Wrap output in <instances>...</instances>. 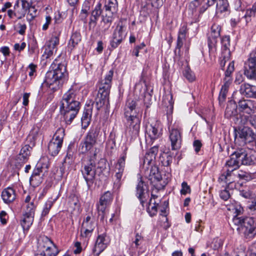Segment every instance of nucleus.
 <instances>
[{
	"label": "nucleus",
	"mask_w": 256,
	"mask_h": 256,
	"mask_svg": "<svg viewBox=\"0 0 256 256\" xmlns=\"http://www.w3.org/2000/svg\"><path fill=\"white\" fill-rule=\"evenodd\" d=\"M252 162V160L246 150H237L230 155V159L226 161L225 166L226 170H224L220 174L218 180L219 183L230 184L234 182L236 175L234 172L241 164L250 165Z\"/></svg>",
	"instance_id": "1"
},
{
	"label": "nucleus",
	"mask_w": 256,
	"mask_h": 256,
	"mask_svg": "<svg viewBox=\"0 0 256 256\" xmlns=\"http://www.w3.org/2000/svg\"><path fill=\"white\" fill-rule=\"evenodd\" d=\"M138 102L136 100L128 99L124 109L127 124L126 133L132 138H137L140 132L142 112Z\"/></svg>",
	"instance_id": "2"
},
{
	"label": "nucleus",
	"mask_w": 256,
	"mask_h": 256,
	"mask_svg": "<svg viewBox=\"0 0 256 256\" xmlns=\"http://www.w3.org/2000/svg\"><path fill=\"white\" fill-rule=\"evenodd\" d=\"M80 102L76 100V91L69 90L61 100L60 112L64 116L66 124H70L76 117L80 110Z\"/></svg>",
	"instance_id": "3"
},
{
	"label": "nucleus",
	"mask_w": 256,
	"mask_h": 256,
	"mask_svg": "<svg viewBox=\"0 0 256 256\" xmlns=\"http://www.w3.org/2000/svg\"><path fill=\"white\" fill-rule=\"evenodd\" d=\"M52 70L46 75L45 82L53 90L59 89L62 85L66 76V66L64 64L53 62L50 66Z\"/></svg>",
	"instance_id": "4"
},
{
	"label": "nucleus",
	"mask_w": 256,
	"mask_h": 256,
	"mask_svg": "<svg viewBox=\"0 0 256 256\" xmlns=\"http://www.w3.org/2000/svg\"><path fill=\"white\" fill-rule=\"evenodd\" d=\"M233 222L236 225L238 226L237 230L239 233L246 238H252L256 234L254 220L252 218H242L236 216L233 218Z\"/></svg>",
	"instance_id": "5"
},
{
	"label": "nucleus",
	"mask_w": 256,
	"mask_h": 256,
	"mask_svg": "<svg viewBox=\"0 0 256 256\" xmlns=\"http://www.w3.org/2000/svg\"><path fill=\"white\" fill-rule=\"evenodd\" d=\"M128 149V147L125 146L122 153L118 160L114 166L115 175L114 182V189H119L122 185V179L126 166V158Z\"/></svg>",
	"instance_id": "6"
},
{
	"label": "nucleus",
	"mask_w": 256,
	"mask_h": 256,
	"mask_svg": "<svg viewBox=\"0 0 256 256\" xmlns=\"http://www.w3.org/2000/svg\"><path fill=\"white\" fill-rule=\"evenodd\" d=\"M64 135V130L62 128H58L56 132L48 146L49 152L52 156H55L58 154L62 146Z\"/></svg>",
	"instance_id": "7"
},
{
	"label": "nucleus",
	"mask_w": 256,
	"mask_h": 256,
	"mask_svg": "<svg viewBox=\"0 0 256 256\" xmlns=\"http://www.w3.org/2000/svg\"><path fill=\"white\" fill-rule=\"evenodd\" d=\"M96 164L93 158H90L89 162L84 165L81 170L84 178L86 182L88 188L92 185L96 178Z\"/></svg>",
	"instance_id": "8"
},
{
	"label": "nucleus",
	"mask_w": 256,
	"mask_h": 256,
	"mask_svg": "<svg viewBox=\"0 0 256 256\" xmlns=\"http://www.w3.org/2000/svg\"><path fill=\"white\" fill-rule=\"evenodd\" d=\"M235 142H240V144L250 143L254 139V132L248 126L240 127L237 130L235 129Z\"/></svg>",
	"instance_id": "9"
},
{
	"label": "nucleus",
	"mask_w": 256,
	"mask_h": 256,
	"mask_svg": "<svg viewBox=\"0 0 256 256\" xmlns=\"http://www.w3.org/2000/svg\"><path fill=\"white\" fill-rule=\"evenodd\" d=\"M98 134V131L96 129L90 130L84 140L80 142L79 150L82 153H85L90 150L96 142V138Z\"/></svg>",
	"instance_id": "10"
},
{
	"label": "nucleus",
	"mask_w": 256,
	"mask_h": 256,
	"mask_svg": "<svg viewBox=\"0 0 256 256\" xmlns=\"http://www.w3.org/2000/svg\"><path fill=\"white\" fill-rule=\"evenodd\" d=\"M36 205L32 202L28 204L25 209L21 221V225L24 230H28L34 222Z\"/></svg>",
	"instance_id": "11"
},
{
	"label": "nucleus",
	"mask_w": 256,
	"mask_h": 256,
	"mask_svg": "<svg viewBox=\"0 0 256 256\" xmlns=\"http://www.w3.org/2000/svg\"><path fill=\"white\" fill-rule=\"evenodd\" d=\"M220 26L217 24H214L211 26L210 31L208 34V46L210 52L216 50V45L220 36Z\"/></svg>",
	"instance_id": "12"
},
{
	"label": "nucleus",
	"mask_w": 256,
	"mask_h": 256,
	"mask_svg": "<svg viewBox=\"0 0 256 256\" xmlns=\"http://www.w3.org/2000/svg\"><path fill=\"white\" fill-rule=\"evenodd\" d=\"M244 74L249 80H256V52L252 53L245 62Z\"/></svg>",
	"instance_id": "13"
},
{
	"label": "nucleus",
	"mask_w": 256,
	"mask_h": 256,
	"mask_svg": "<svg viewBox=\"0 0 256 256\" xmlns=\"http://www.w3.org/2000/svg\"><path fill=\"white\" fill-rule=\"evenodd\" d=\"M146 138L151 140L160 138L162 135V126L158 121H156L146 125Z\"/></svg>",
	"instance_id": "14"
},
{
	"label": "nucleus",
	"mask_w": 256,
	"mask_h": 256,
	"mask_svg": "<svg viewBox=\"0 0 256 256\" xmlns=\"http://www.w3.org/2000/svg\"><path fill=\"white\" fill-rule=\"evenodd\" d=\"M113 200L112 193L110 191L105 192L100 198L99 202L96 204V209L99 216L104 218L106 207L110 204Z\"/></svg>",
	"instance_id": "15"
},
{
	"label": "nucleus",
	"mask_w": 256,
	"mask_h": 256,
	"mask_svg": "<svg viewBox=\"0 0 256 256\" xmlns=\"http://www.w3.org/2000/svg\"><path fill=\"white\" fill-rule=\"evenodd\" d=\"M169 138L171 142L172 150H176L180 148L182 138L181 130L178 127L169 128Z\"/></svg>",
	"instance_id": "16"
},
{
	"label": "nucleus",
	"mask_w": 256,
	"mask_h": 256,
	"mask_svg": "<svg viewBox=\"0 0 256 256\" xmlns=\"http://www.w3.org/2000/svg\"><path fill=\"white\" fill-rule=\"evenodd\" d=\"M110 243L108 238L105 234L99 235L92 249L94 256H98L108 246Z\"/></svg>",
	"instance_id": "17"
},
{
	"label": "nucleus",
	"mask_w": 256,
	"mask_h": 256,
	"mask_svg": "<svg viewBox=\"0 0 256 256\" xmlns=\"http://www.w3.org/2000/svg\"><path fill=\"white\" fill-rule=\"evenodd\" d=\"M113 75L114 70H110L106 73L104 79L102 80L100 82L98 88L100 92L110 94Z\"/></svg>",
	"instance_id": "18"
},
{
	"label": "nucleus",
	"mask_w": 256,
	"mask_h": 256,
	"mask_svg": "<svg viewBox=\"0 0 256 256\" xmlns=\"http://www.w3.org/2000/svg\"><path fill=\"white\" fill-rule=\"evenodd\" d=\"M44 172L42 168H36L33 170L32 174L30 178V185L35 188L38 186L44 180Z\"/></svg>",
	"instance_id": "19"
},
{
	"label": "nucleus",
	"mask_w": 256,
	"mask_h": 256,
	"mask_svg": "<svg viewBox=\"0 0 256 256\" xmlns=\"http://www.w3.org/2000/svg\"><path fill=\"white\" fill-rule=\"evenodd\" d=\"M238 108L247 114L256 112V102L250 100H242L238 102Z\"/></svg>",
	"instance_id": "20"
},
{
	"label": "nucleus",
	"mask_w": 256,
	"mask_h": 256,
	"mask_svg": "<svg viewBox=\"0 0 256 256\" xmlns=\"http://www.w3.org/2000/svg\"><path fill=\"white\" fill-rule=\"evenodd\" d=\"M162 106L165 108L168 118H170V116L173 112L174 101L172 100V96L170 91L164 92V94L162 98Z\"/></svg>",
	"instance_id": "21"
},
{
	"label": "nucleus",
	"mask_w": 256,
	"mask_h": 256,
	"mask_svg": "<svg viewBox=\"0 0 256 256\" xmlns=\"http://www.w3.org/2000/svg\"><path fill=\"white\" fill-rule=\"evenodd\" d=\"M144 187H146V186L140 178L136 187V196L142 206H144L148 195L146 192V189Z\"/></svg>",
	"instance_id": "22"
},
{
	"label": "nucleus",
	"mask_w": 256,
	"mask_h": 256,
	"mask_svg": "<svg viewBox=\"0 0 256 256\" xmlns=\"http://www.w3.org/2000/svg\"><path fill=\"white\" fill-rule=\"evenodd\" d=\"M1 196L5 204H10L16 199V190L12 188L8 187L2 190Z\"/></svg>",
	"instance_id": "23"
},
{
	"label": "nucleus",
	"mask_w": 256,
	"mask_h": 256,
	"mask_svg": "<svg viewBox=\"0 0 256 256\" xmlns=\"http://www.w3.org/2000/svg\"><path fill=\"white\" fill-rule=\"evenodd\" d=\"M240 92L247 98H256V86H255L243 84L240 86Z\"/></svg>",
	"instance_id": "24"
},
{
	"label": "nucleus",
	"mask_w": 256,
	"mask_h": 256,
	"mask_svg": "<svg viewBox=\"0 0 256 256\" xmlns=\"http://www.w3.org/2000/svg\"><path fill=\"white\" fill-rule=\"evenodd\" d=\"M101 8L102 4L98 3L95 6L94 10L92 12L88 23L90 28L91 27L94 28L96 26L97 21L102 13Z\"/></svg>",
	"instance_id": "25"
},
{
	"label": "nucleus",
	"mask_w": 256,
	"mask_h": 256,
	"mask_svg": "<svg viewBox=\"0 0 256 256\" xmlns=\"http://www.w3.org/2000/svg\"><path fill=\"white\" fill-rule=\"evenodd\" d=\"M109 94L98 91L96 96L94 99V104H96L98 110L101 108L104 105L108 103Z\"/></svg>",
	"instance_id": "26"
},
{
	"label": "nucleus",
	"mask_w": 256,
	"mask_h": 256,
	"mask_svg": "<svg viewBox=\"0 0 256 256\" xmlns=\"http://www.w3.org/2000/svg\"><path fill=\"white\" fill-rule=\"evenodd\" d=\"M117 6L116 0H106L104 9L106 13L104 16H110L112 18L113 14L116 12Z\"/></svg>",
	"instance_id": "27"
},
{
	"label": "nucleus",
	"mask_w": 256,
	"mask_h": 256,
	"mask_svg": "<svg viewBox=\"0 0 256 256\" xmlns=\"http://www.w3.org/2000/svg\"><path fill=\"white\" fill-rule=\"evenodd\" d=\"M150 166V172L148 170L147 171V173L148 174V176H146L148 179L152 184L160 182L162 179V177L158 171V168L156 166L152 165ZM146 174L147 175V174L146 173Z\"/></svg>",
	"instance_id": "28"
},
{
	"label": "nucleus",
	"mask_w": 256,
	"mask_h": 256,
	"mask_svg": "<svg viewBox=\"0 0 256 256\" xmlns=\"http://www.w3.org/2000/svg\"><path fill=\"white\" fill-rule=\"evenodd\" d=\"M32 149V147L28 144L24 146L21 148L16 158V160L18 161V163H24L27 161L30 156Z\"/></svg>",
	"instance_id": "29"
},
{
	"label": "nucleus",
	"mask_w": 256,
	"mask_h": 256,
	"mask_svg": "<svg viewBox=\"0 0 256 256\" xmlns=\"http://www.w3.org/2000/svg\"><path fill=\"white\" fill-rule=\"evenodd\" d=\"M216 12L217 14L226 16L229 14V4L228 0H218L216 3Z\"/></svg>",
	"instance_id": "30"
},
{
	"label": "nucleus",
	"mask_w": 256,
	"mask_h": 256,
	"mask_svg": "<svg viewBox=\"0 0 256 256\" xmlns=\"http://www.w3.org/2000/svg\"><path fill=\"white\" fill-rule=\"evenodd\" d=\"M200 2L202 6L200 8V12H204L208 7L214 6L218 0H195L190 4V6H196Z\"/></svg>",
	"instance_id": "31"
},
{
	"label": "nucleus",
	"mask_w": 256,
	"mask_h": 256,
	"mask_svg": "<svg viewBox=\"0 0 256 256\" xmlns=\"http://www.w3.org/2000/svg\"><path fill=\"white\" fill-rule=\"evenodd\" d=\"M123 39V34L122 28H116L114 32L113 38L110 42L111 46L114 48H116L122 42Z\"/></svg>",
	"instance_id": "32"
},
{
	"label": "nucleus",
	"mask_w": 256,
	"mask_h": 256,
	"mask_svg": "<svg viewBox=\"0 0 256 256\" xmlns=\"http://www.w3.org/2000/svg\"><path fill=\"white\" fill-rule=\"evenodd\" d=\"M54 245L52 242L47 236H42L38 240V248H44L45 250Z\"/></svg>",
	"instance_id": "33"
},
{
	"label": "nucleus",
	"mask_w": 256,
	"mask_h": 256,
	"mask_svg": "<svg viewBox=\"0 0 256 256\" xmlns=\"http://www.w3.org/2000/svg\"><path fill=\"white\" fill-rule=\"evenodd\" d=\"M82 227L92 231L94 230L95 228V223L94 218V216H92V214L86 216V218H84L82 224Z\"/></svg>",
	"instance_id": "34"
},
{
	"label": "nucleus",
	"mask_w": 256,
	"mask_h": 256,
	"mask_svg": "<svg viewBox=\"0 0 256 256\" xmlns=\"http://www.w3.org/2000/svg\"><path fill=\"white\" fill-rule=\"evenodd\" d=\"M91 116L92 110L90 108L84 110L82 118V125L84 128H86L89 125Z\"/></svg>",
	"instance_id": "35"
},
{
	"label": "nucleus",
	"mask_w": 256,
	"mask_h": 256,
	"mask_svg": "<svg viewBox=\"0 0 256 256\" xmlns=\"http://www.w3.org/2000/svg\"><path fill=\"white\" fill-rule=\"evenodd\" d=\"M81 40V35L77 32L72 34L68 42V46L72 49L74 48Z\"/></svg>",
	"instance_id": "36"
},
{
	"label": "nucleus",
	"mask_w": 256,
	"mask_h": 256,
	"mask_svg": "<svg viewBox=\"0 0 256 256\" xmlns=\"http://www.w3.org/2000/svg\"><path fill=\"white\" fill-rule=\"evenodd\" d=\"M102 18L101 24L104 25L102 26L100 30L102 33L104 34L110 28L112 18H111L110 16L108 17L104 16V14L102 15Z\"/></svg>",
	"instance_id": "37"
},
{
	"label": "nucleus",
	"mask_w": 256,
	"mask_h": 256,
	"mask_svg": "<svg viewBox=\"0 0 256 256\" xmlns=\"http://www.w3.org/2000/svg\"><path fill=\"white\" fill-rule=\"evenodd\" d=\"M237 115L236 106L234 104H229L227 106L225 116L227 118L235 116Z\"/></svg>",
	"instance_id": "38"
},
{
	"label": "nucleus",
	"mask_w": 256,
	"mask_h": 256,
	"mask_svg": "<svg viewBox=\"0 0 256 256\" xmlns=\"http://www.w3.org/2000/svg\"><path fill=\"white\" fill-rule=\"evenodd\" d=\"M14 16L18 19H22L25 16L26 12L19 5L18 1L14 4Z\"/></svg>",
	"instance_id": "39"
},
{
	"label": "nucleus",
	"mask_w": 256,
	"mask_h": 256,
	"mask_svg": "<svg viewBox=\"0 0 256 256\" xmlns=\"http://www.w3.org/2000/svg\"><path fill=\"white\" fill-rule=\"evenodd\" d=\"M233 183L234 182H232L230 184H227L220 183L223 186H224V184H226V186L224 190H222L220 192V196L222 199L224 200H226L230 198V192L228 190V189L229 188L230 186H231V188H232V185Z\"/></svg>",
	"instance_id": "40"
},
{
	"label": "nucleus",
	"mask_w": 256,
	"mask_h": 256,
	"mask_svg": "<svg viewBox=\"0 0 256 256\" xmlns=\"http://www.w3.org/2000/svg\"><path fill=\"white\" fill-rule=\"evenodd\" d=\"M152 199L150 198L148 202V206L147 208V211L150 214V216H153L156 214L157 212V206L158 204L156 202L152 203Z\"/></svg>",
	"instance_id": "41"
},
{
	"label": "nucleus",
	"mask_w": 256,
	"mask_h": 256,
	"mask_svg": "<svg viewBox=\"0 0 256 256\" xmlns=\"http://www.w3.org/2000/svg\"><path fill=\"white\" fill-rule=\"evenodd\" d=\"M92 230L81 227L80 232V236L84 241H88L91 236Z\"/></svg>",
	"instance_id": "42"
},
{
	"label": "nucleus",
	"mask_w": 256,
	"mask_h": 256,
	"mask_svg": "<svg viewBox=\"0 0 256 256\" xmlns=\"http://www.w3.org/2000/svg\"><path fill=\"white\" fill-rule=\"evenodd\" d=\"M22 6H20L26 12L28 10V13L30 12V10H32L34 14L36 12V10L34 6H32V4L26 0H21Z\"/></svg>",
	"instance_id": "43"
},
{
	"label": "nucleus",
	"mask_w": 256,
	"mask_h": 256,
	"mask_svg": "<svg viewBox=\"0 0 256 256\" xmlns=\"http://www.w3.org/2000/svg\"><path fill=\"white\" fill-rule=\"evenodd\" d=\"M222 44L224 48V52L230 54L229 46H230V36H226L222 39Z\"/></svg>",
	"instance_id": "44"
},
{
	"label": "nucleus",
	"mask_w": 256,
	"mask_h": 256,
	"mask_svg": "<svg viewBox=\"0 0 256 256\" xmlns=\"http://www.w3.org/2000/svg\"><path fill=\"white\" fill-rule=\"evenodd\" d=\"M155 158L156 157L154 156L152 157V155L146 153L144 160V166L148 169V168L147 166H152V164H153Z\"/></svg>",
	"instance_id": "45"
},
{
	"label": "nucleus",
	"mask_w": 256,
	"mask_h": 256,
	"mask_svg": "<svg viewBox=\"0 0 256 256\" xmlns=\"http://www.w3.org/2000/svg\"><path fill=\"white\" fill-rule=\"evenodd\" d=\"M59 44V38L58 36H52L49 40L47 46L56 49V46Z\"/></svg>",
	"instance_id": "46"
},
{
	"label": "nucleus",
	"mask_w": 256,
	"mask_h": 256,
	"mask_svg": "<svg viewBox=\"0 0 256 256\" xmlns=\"http://www.w3.org/2000/svg\"><path fill=\"white\" fill-rule=\"evenodd\" d=\"M184 76L190 82H192L195 79V76L192 71L186 67L183 72Z\"/></svg>",
	"instance_id": "47"
},
{
	"label": "nucleus",
	"mask_w": 256,
	"mask_h": 256,
	"mask_svg": "<svg viewBox=\"0 0 256 256\" xmlns=\"http://www.w3.org/2000/svg\"><path fill=\"white\" fill-rule=\"evenodd\" d=\"M40 134V128L37 125L33 126L31 130L29 136L32 137L34 140L36 139L38 136Z\"/></svg>",
	"instance_id": "48"
},
{
	"label": "nucleus",
	"mask_w": 256,
	"mask_h": 256,
	"mask_svg": "<svg viewBox=\"0 0 256 256\" xmlns=\"http://www.w3.org/2000/svg\"><path fill=\"white\" fill-rule=\"evenodd\" d=\"M54 201L48 200L45 203L42 213V216H46L48 214L50 210L54 204Z\"/></svg>",
	"instance_id": "49"
},
{
	"label": "nucleus",
	"mask_w": 256,
	"mask_h": 256,
	"mask_svg": "<svg viewBox=\"0 0 256 256\" xmlns=\"http://www.w3.org/2000/svg\"><path fill=\"white\" fill-rule=\"evenodd\" d=\"M144 242V238L138 234H136L135 236L134 240L132 242V244H134V248H138Z\"/></svg>",
	"instance_id": "50"
},
{
	"label": "nucleus",
	"mask_w": 256,
	"mask_h": 256,
	"mask_svg": "<svg viewBox=\"0 0 256 256\" xmlns=\"http://www.w3.org/2000/svg\"><path fill=\"white\" fill-rule=\"evenodd\" d=\"M45 250L46 253V256H56L58 253V250L55 245L50 246V248Z\"/></svg>",
	"instance_id": "51"
},
{
	"label": "nucleus",
	"mask_w": 256,
	"mask_h": 256,
	"mask_svg": "<svg viewBox=\"0 0 256 256\" xmlns=\"http://www.w3.org/2000/svg\"><path fill=\"white\" fill-rule=\"evenodd\" d=\"M248 208L252 214L256 216V196L251 200Z\"/></svg>",
	"instance_id": "52"
},
{
	"label": "nucleus",
	"mask_w": 256,
	"mask_h": 256,
	"mask_svg": "<svg viewBox=\"0 0 256 256\" xmlns=\"http://www.w3.org/2000/svg\"><path fill=\"white\" fill-rule=\"evenodd\" d=\"M232 76H226L224 79V84L222 86V88L228 90L230 86L232 84Z\"/></svg>",
	"instance_id": "53"
},
{
	"label": "nucleus",
	"mask_w": 256,
	"mask_h": 256,
	"mask_svg": "<svg viewBox=\"0 0 256 256\" xmlns=\"http://www.w3.org/2000/svg\"><path fill=\"white\" fill-rule=\"evenodd\" d=\"M190 188L189 186H188L187 182H184L182 184V189L180 190V193L182 194L185 195L188 193H190Z\"/></svg>",
	"instance_id": "54"
},
{
	"label": "nucleus",
	"mask_w": 256,
	"mask_h": 256,
	"mask_svg": "<svg viewBox=\"0 0 256 256\" xmlns=\"http://www.w3.org/2000/svg\"><path fill=\"white\" fill-rule=\"evenodd\" d=\"M235 174L236 175V179L238 178L240 179L248 180L250 177L248 172L243 171H239L236 174L235 173Z\"/></svg>",
	"instance_id": "55"
},
{
	"label": "nucleus",
	"mask_w": 256,
	"mask_h": 256,
	"mask_svg": "<svg viewBox=\"0 0 256 256\" xmlns=\"http://www.w3.org/2000/svg\"><path fill=\"white\" fill-rule=\"evenodd\" d=\"M234 70V62H230L227 69L225 72V76H232L231 75Z\"/></svg>",
	"instance_id": "56"
},
{
	"label": "nucleus",
	"mask_w": 256,
	"mask_h": 256,
	"mask_svg": "<svg viewBox=\"0 0 256 256\" xmlns=\"http://www.w3.org/2000/svg\"><path fill=\"white\" fill-rule=\"evenodd\" d=\"M228 91V90L222 88H221L218 97L219 101L220 102H222L225 100Z\"/></svg>",
	"instance_id": "57"
},
{
	"label": "nucleus",
	"mask_w": 256,
	"mask_h": 256,
	"mask_svg": "<svg viewBox=\"0 0 256 256\" xmlns=\"http://www.w3.org/2000/svg\"><path fill=\"white\" fill-rule=\"evenodd\" d=\"M56 49H54L46 46L44 50V54L46 55V58H50L52 56L54 52H56Z\"/></svg>",
	"instance_id": "58"
},
{
	"label": "nucleus",
	"mask_w": 256,
	"mask_h": 256,
	"mask_svg": "<svg viewBox=\"0 0 256 256\" xmlns=\"http://www.w3.org/2000/svg\"><path fill=\"white\" fill-rule=\"evenodd\" d=\"M8 218V217L6 212L2 210L0 212V221L2 224H6Z\"/></svg>",
	"instance_id": "59"
},
{
	"label": "nucleus",
	"mask_w": 256,
	"mask_h": 256,
	"mask_svg": "<svg viewBox=\"0 0 256 256\" xmlns=\"http://www.w3.org/2000/svg\"><path fill=\"white\" fill-rule=\"evenodd\" d=\"M240 195L246 198H248L252 196V192L248 188H246L240 191Z\"/></svg>",
	"instance_id": "60"
},
{
	"label": "nucleus",
	"mask_w": 256,
	"mask_h": 256,
	"mask_svg": "<svg viewBox=\"0 0 256 256\" xmlns=\"http://www.w3.org/2000/svg\"><path fill=\"white\" fill-rule=\"evenodd\" d=\"M186 27H185L184 26L182 27L179 30L178 35V38H179V39L184 40L185 38H186Z\"/></svg>",
	"instance_id": "61"
},
{
	"label": "nucleus",
	"mask_w": 256,
	"mask_h": 256,
	"mask_svg": "<svg viewBox=\"0 0 256 256\" xmlns=\"http://www.w3.org/2000/svg\"><path fill=\"white\" fill-rule=\"evenodd\" d=\"M98 168H100L101 172H103L107 165L106 160L104 159H101L98 163Z\"/></svg>",
	"instance_id": "62"
},
{
	"label": "nucleus",
	"mask_w": 256,
	"mask_h": 256,
	"mask_svg": "<svg viewBox=\"0 0 256 256\" xmlns=\"http://www.w3.org/2000/svg\"><path fill=\"white\" fill-rule=\"evenodd\" d=\"M51 22L52 18L49 16H46V22L42 27V29L43 30H46L48 28V26L51 23Z\"/></svg>",
	"instance_id": "63"
},
{
	"label": "nucleus",
	"mask_w": 256,
	"mask_h": 256,
	"mask_svg": "<svg viewBox=\"0 0 256 256\" xmlns=\"http://www.w3.org/2000/svg\"><path fill=\"white\" fill-rule=\"evenodd\" d=\"M18 34H20L23 35L25 33L26 30V24H22L20 23H18Z\"/></svg>",
	"instance_id": "64"
}]
</instances>
